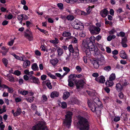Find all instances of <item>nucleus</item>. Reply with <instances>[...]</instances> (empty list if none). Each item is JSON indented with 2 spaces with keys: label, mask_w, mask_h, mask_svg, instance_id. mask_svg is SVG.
I'll return each instance as SVG.
<instances>
[{
  "label": "nucleus",
  "mask_w": 130,
  "mask_h": 130,
  "mask_svg": "<svg viewBox=\"0 0 130 130\" xmlns=\"http://www.w3.org/2000/svg\"><path fill=\"white\" fill-rule=\"evenodd\" d=\"M89 123L88 120L83 117L79 118L78 124L80 130H88L89 129Z\"/></svg>",
  "instance_id": "1"
},
{
  "label": "nucleus",
  "mask_w": 130,
  "mask_h": 130,
  "mask_svg": "<svg viewBox=\"0 0 130 130\" xmlns=\"http://www.w3.org/2000/svg\"><path fill=\"white\" fill-rule=\"evenodd\" d=\"M72 113L70 111H68L66 113L65 116L66 118L63 123V125L66 127L69 128L71 125L72 122Z\"/></svg>",
  "instance_id": "2"
},
{
  "label": "nucleus",
  "mask_w": 130,
  "mask_h": 130,
  "mask_svg": "<svg viewBox=\"0 0 130 130\" xmlns=\"http://www.w3.org/2000/svg\"><path fill=\"white\" fill-rule=\"evenodd\" d=\"M100 101L98 98H96L93 100V101L92 100H88V104L90 109L93 112H95L96 108L98 103V101Z\"/></svg>",
  "instance_id": "3"
},
{
  "label": "nucleus",
  "mask_w": 130,
  "mask_h": 130,
  "mask_svg": "<svg viewBox=\"0 0 130 130\" xmlns=\"http://www.w3.org/2000/svg\"><path fill=\"white\" fill-rule=\"evenodd\" d=\"M45 123L43 121L39 122L33 126L31 130H47V128L44 126Z\"/></svg>",
  "instance_id": "4"
},
{
  "label": "nucleus",
  "mask_w": 130,
  "mask_h": 130,
  "mask_svg": "<svg viewBox=\"0 0 130 130\" xmlns=\"http://www.w3.org/2000/svg\"><path fill=\"white\" fill-rule=\"evenodd\" d=\"M89 41H87L85 40L84 41L83 43V45H84L85 47L88 46L91 47V45L90 44L91 43L93 45H94L93 43L94 42L95 40V38L94 36H91L89 39Z\"/></svg>",
  "instance_id": "5"
},
{
  "label": "nucleus",
  "mask_w": 130,
  "mask_h": 130,
  "mask_svg": "<svg viewBox=\"0 0 130 130\" xmlns=\"http://www.w3.org/2000/svg\"><path fill=\"white\" fill-rule=\"evenodd\" d=\"M90 44L91 45V47H90L91 48V50L92 51H94V55L98 57L101 54L100 50L97 47H95L94 45H93L92 43H90Z\"/></svg>",
  "instance_id": "6"
},
{
  "label": "nucleus",
  "mask_w": 130,
  "mask_h": 130,
  "mask_svg": "<svg viewBox=\"0 0 130 130\" xmlns=\"http://www.w3.org/2000/svg\"><path fill=\"white\" fill-rule=\"evenodd\" d=\"M83 50L86 54L87 56L88 57H90L91 56V53L90 52L91 48H90V46H88L87 47H85L84 45H83Z\"/></svg>",
  "instance_id": "7"
},
{
  "label": "nucleus",
  "mask_w": 130,
  "mask_h": 130,
  "mask_svg": "<svg viewBox=\"0 0 130 130\" xmlns=\"http://www.w3.org/2000/svg\"><path fill=\"white\" fill-rule=\"evenodd\" d=\"M89 30L91 34H96V31L99 32L100 31L101 29L99 27L92 26H90Z\"/></svg>",
  "instance_id": "8"
},
{
  "label": "nucleus",
  "mask_w": 130,
  "mask_h": 130,
  "mask_svg": "<svg viewBox=\"0 0 130 130\" xmlns=\"http://www.w3.org/2000/svg\"><path fill=\"white\" fill-rule=\"evenodd\" d=\"M82 25V23L77 19H75L72 24V25L73 28L76 29L79 28L80 26Z\"/></svg>",
  "instance_id": "9"
},
{
  "label": "nucleus",
  "mask_w": 130,
  "mask_h": 130,
  "mask_svg": "<svg viewBox=\"0 0 130 130\" xmlns=\"http://www.w3.org/2000/svg\"><path fill=\"white\" fill-rule=\"evenodd\" d=\"M77 88L79 89L82 88L84 86V82L83 80H80L75 82Z\"/></svg>",
  "instance_id": "10"
},
{
  "label": "nucleus",
  "mask_w": 130,
  "mask_h": 130,
  "mask_svg": "<svg viewBox=\"0 0 130 130\" xmlns=\"http://www.w3.org/2000/svg\"><path fill=\"white\" fill-rule=\"evenodd\" d=\"M98 103L97 104V106L98 107L96 108V110L95 111H96V113H100V112L101 110V109L103 107L102 103L100 101H98Z\"/></svg>",
  "instance_id": "11"
},
{
  "label": "nucleus",
  "mask_w": 130,
  "mask_h": 130,
  "mask_svg": "<svg viewBox=\"0 0 130 130\" xmlns=\"http://www.w3.org/2000/svg\"><path fill=\"white\" fill-rule=\"evenodd\" d=\"M29 78L32 81H31L32 83L37 84H39L40 83L39 79L38 78L32 76H30Z\"/></svg>",
  "instance_id": "12"
},
{
  "label": "nucleus",
  "mask_w": 130,
  "mask_h": 130,
  "mask_svg": "<svg viewBox=\"0 0 130 130\" xmlns=\"http://www.w3.org/2000/svg\"><path fill=\"white\" fill-rule=\"evenodd\" d=\"M95 80L97 82L102 83H104L105 81V77L102 76L95 78Z\"/></svg>",
  "instance_id": "13"
},
{
  "label": "nucleus",
  "mask_w": 130,
  "mask_h": 130,
  "mask_svg": "<svg viewBox=\"0 0 130 130\" xmlns=\"http://www.w3.org/2000/svg\"><path fill=\"white\" fill-rule=\"evenodd\" d=\"M108 13V11L107 9H105L101 11L100 14L102 17L104 18L107 15Z\"/></svg>",
  "instance_id": "14"
},
{
  "label": "nucleus",
  "mask_w": 130,
  "mask_h": 130,
  "mask_svg": "<svg viewBox=\"0 0 130 130\" xmlns=\"http://www.w3.org/2000/svg\"><path fill=\"white\" fill-rule=\"evenodd\" d=\"M116 89L118 92L121 91L123 90V87L120 83H118L116 84Z\"/></svg>",
  "instance_id": "15"
},
{
  "label": "nucleus",
  "mask_w": 130,
  "mask_h": 130,
  "mask_svg": "<svg viewBox=\"0 0 130 130\" xmlns=\"http://www.w3.org/2000/svg\"><path fill=\"white\" fill-rule=\"evenodd\" d=\"M120 55V57L123 59H126L127 58V55L124 51L123 50H122L121 51Z\"/></svg>",
  "instance_id": "16"
},
{
  "label": "nucleus",
  "mask_w": 130,
  "mask_h": 130,
  "mask_svg": "<svg viewBox=\"0 0 130 130\" xmlns=\"http://www.w3.org/2000/svg\"><path fill=\"white\" fill-rule=\"evenodd\" d=\"M23 65V66L24 68H26L27 67H29L30 64V61L28 60L25 61L24 60Z\"/></svg>",
  "instance_id": "17"
},
{
  "label": "nucleus",
  "mask_w": 130,
  "mask_h": 130,
  "mask_svg": "<svg viewBox=\"0 0 130 130\" xmlns=\"http://www.w3.org/2000/svg\"><path fill=\"white\" fill-rule=\"evenodd\" d=\"M59 96V93L56 91H54L51 93L50 96L52 98H54L56 97H57Z\"/></svg>",
  "instance_id": "18"
},
{
  "label": "nucleus",
  "mask_w": 130,
  "mask_h": 130,
  "mask_svg": "<svg viewBox=\"0 0 130 130\" xmlns=\"http://www.w3.org/2000/svg\"><path fill=\"white\" fill-rule=\"evenodd\" d=\"M22 112L21 109L19 107L17 108V110L15 112L14 116H16L20 115Z\"/></svg>",
  "instance_id": "19"
},
{
  "label": "nucleus",
  "mask_w": 130,
  "mask_h": 130,
  "mask_svg": "<svg viewBox=\"0 0 130 130\" xmlns=\"http://www.w3.org/2000/svg\"><path fill=\"white\" fill-rule=\"evenodd\" d=\"M70 93L68 92H66L63 93V99L65 100L67 99L70 96Z\"/></svg>",
  "instance_id": "20"
},
{
  "label": "nucleus",
  "mask_w": 130,
  "mask_h": 130,
  "mask_svg": "<svg viewBox=\"0 0 130 130\" xmlns=\"http://www.w3.org/2000/svg\"><path fill=\"white\" fill-rule=\"evenodd\" d=\"M98 58L102 62H105V58L104 56L101 54L98 57Z\"/></svg>",
  "instance_id": "21"
},
{
  "label": "nucleus",
  "mask_w": 130,
  "mask_h": 130,
  "mask_svg": "<svg viewBox=\"0 0 130 130\" xmlns=\"http://www.w3.org/2000/svg\"><path fill=\"white\" fill-rule=\"evenodd\" d=\"M58 60L57 59H52L50 61V63L53 66H55L58 63Z\"/></svg>",
  "instance_id": "22"
},
{
  "label": "nucleus",
  "mask_w": 130,
  "mask_h": 130,
  "mask_svg": "<svg viewBox=\"0 0 130 130\" xmlns=\"http://www.w3.org/2000/svg\"><path fill=\"white\" fill-rule=\"evenodd\" d=\"M31 68L34 71H38L39 70L38 66L36 63H34L32 65Z\"/></svg>",
  "instance_id": "23"
},
{
  "label": "nucleus",
  "mask_w": 130,
  "mask_h": 130,
  "mask_svg": "<svg viewBox=\"0 0 130 130\" xmlns=\"http://www.w3.org/2000/svg\"><path fill=\"white\" fill-rule=\"evenodd\" d=\"M57 51L58 54V56L59 57L61 56L63 52V50L60 48L58 49Z\"/></svg>",
  "instance_id": "24"
},
{
  "label": "nucleus",
  "mask_w": 130,
  "mask_h": 130,
  "mask_svg": "<svg viewBox=\"0 0 130 130\" xmlns=\"http://www.w3.org/2000/svg\"><path fill=\"white\" fill-rule=\"evenodd\" d=\"M106 84L107 86L111 87L113 85V83L112 81L109 80L107 81Z\"/></svg>",
  "instance_id": "25"
},
{
  "label": "nucleus",
  "mask_w": 130,
  "mask_h": 130,
  "mask_svg": "<svg viewBox=\"0 0 130 130\" xmlns=\"http://www.w3.org/2000/svg\"><path fill=\"white\" fill-rule=\"evenodd\" d=\"M11 55H13L16 59L19 60L21 61H24V59L23 57H20L16 55L14 53L12 54Z\"/></svg>",
  "instance_id": "26"
},
{
  "label": "nucleus",
  "mask_w": 130,
  "mask_h": 130,
  "mask_svg": "<svg viewBox=\"0 0 130 130\" xmlns=\"http://www.w3.org/2000/svg\"><path fill=\"white\" fill-rule=\"evenodd\" d=\"M59 41L58 39L55 38L54 40H50V42L54 44H56L58 43Z\"/></svg>",
  "instance_id": "27"
},
{
  "label": "nucleus",
  "mask_w": 130,
  "mask_h": 130,
  "mask_svg": "<svg viewBox=\"0 0 130 130\" xmlns=\"http://www.w3.org/2000/svg\"><path fill=\"white\" fill-rule=\"evenodd\" d=\"M71 35L70 33L66 31L64 32L62 34V35L64 37H68L70 36Z\"/></svg>",
  "instance_id": "28"
},
{
  "label": "nucleus",
  "mask_w": 130,
  "mask_h": 130,
  "mask_svg": "<svg viewBox=\"0 0 130 130\" xmlns=\"http://www.w3.org/2000/svg\"><path fill=\"white\" fill-rule=\"evenodd\" d=\"M68 48L70 53H73L74 52V50L72 44H70L69 45Z\"/></svg>",
  "instance_id": "29"
},
{
  "label": "nucleus",
  "mask_w": 130,
  "mask_h": 130,
  "mask_svg": "<svg viewBox=\"0 0 130 130\" xmlns=\"http://www.w3.org/2000/svg\"><path fill=\"white\" fill-rule=\"evenodd\" d=\"M46 85L47 87L50 89H51L52 88V86L51 83L49 80H46Z\"/></svg>",
  "instance_id": "30"
},
{
  "label": "nucleus",
  "mask_w": 130,
  "mask_h": 130,
  "mask_svg": "<svg viewBox=\"0 0 130 130\" xmlns=\"http://www.w3.org/2000/svg\"><path fill=\"white\" fill-rule=\"evenodd\" d=\"M75 77V74H71L69 77L68 80L73 81L74 80V78Z\"/></svg>",
  "instance_id": "31"
},
{
  "label": "nucleus",
  "mask_w": 130,
  "mask_h": 130,
  "mask_svg": "<svg viewBox=\"0 0 130 130\" xmlns=\"http://www.w3.org/2000/svg\"><path fill=\"white\" fill-rule=\"evenodd\" d=\"M2 61L6 67H7L8 64V60L6 58H3L2 59Z\"/></svg>",
  "instance_id": "32"
},
{
  "label": "nucleus",
  "mask_w": 130,
  "mask_h": 130,
  "mask_svg": "<svg viewBox=\"0 0 130 130\" xmlns=\"http://www.w3.org/2000/svg\"><path fill=\"white\" fill-rule=\"evenodd\" d=\"M86 92L88 93V94L90 96H93L95 95V91H90L87 90Z\"/></svg>",
  "instance_id": "33"
},
{
  "label": "nucleus",
  "mask_w": 130,
  "mask_h": 130,
  "mask_svg": "<svg viewBox=\"0 0 130 130\" xmlns=\"http://www.w3.org/2000/svg\"><path fill=\"white\" fill-rule=\"evenodd\" d=\"M116 78L115 74L114 73L112 74L110 76L109 79L111 80H114Z\"/></svg>",
  "instance_id": "34"
},
{
  "label": "nucleus",
  "mask_w": 130,
  "mask_h": 130,
  "mask_svg": "<svg viewBox=\"0 0 130 130\" xmlns=\"http://www.w3.org/2000/svg\"><path fill=\"white\" fill-rule=\"evenodd\" d=\"M47 98L46 96L45 95H43L42 96V101L44 102H45L47 100Z\"/></svg>",
  "instance_id": "35"
},
{
  "label": "nucleus",
  "mask_w": 130,
  "mask_h": 130,
  "mask_svg": "<svg viewBox=\"0 0 130 130\" xmlns=\"http://www.w3.org/2000/svg\"><path fill=\"white\" fill-rule=\"evenodd\" d=\"M116 36L115 35H112V36L110 35L108 36L107 38V40L108 41H110L112 39H113L115 38Z\"/></svg>",
  "instance_id": "36"
},
{
  "label": "nucleus",
  "mask_w": 130,
  "mask_h": 130,
  "mask_svg": "<svg viewBox=\"0 0 130 130\" xmlns=\"http://www.w3.org/2000/svg\"><path fill=\"white\" fill-rule=\"evenodd\" d=\"M118 96L120 99H123L124 97V94L121 91L118 94Z\"/></svg>",
  "instance_id": "37"
},
{
  "label": "nucleus",
  "mask_w": 130,
  "mask_h": 130,
  "mask_svg": "<svg viewBox=\"0 0 130 130\" xmlns=\"http://www.w3.org/2000/svg\"><path fill=\"white\" fill-rule=\"evenodd\" d=\"M93 65L94 68L96 69H98L99 67V64L97 61H95L94 62Z\"/></svg>",
  "instance_id": "38"
},
{
  "label": "nucleus",
  "mask_w": 130,
  "mask_h": 130,
  "mask_svg": "<svg viewBox=\"0 0 130 130\" xmlns=\"http://www.w3.org/2000/svg\"><path fill=\"white\" fill-rule=\"evenodd\" d=\"M66 18L68 20L72 21L74 19V17L73 15H68Z\"/></svg>",
  "instance_id": "39"
},
{
  "label": "nucleus",
  "mask_w": 130,
  "mask_h": 130,
  "mask_svg": "<svg viewBox=\"0 0 130 130\" xmlns=\"http://www.w3.org/2000/svg\"><path fill=\"white\" fill-rule=\"evenodd\" d=\"M20 93L23 95H26L28 94V92L27 91L23 90L20 91Z\"/></svg>",
  "instance_id": "40"
},
{
  "label": "nucleus",
  "mask_w": 130,
  "mask_h": 130,
  "mask_svg": "<svg viewBox=\"0 0 130 130\" xmlns=\"http://www.w3.org/2000/svg\"><path fill=\"white\" fill-rule=\"evenodd\" d=\"M74 50V52L76 53V55L77 56L79 55V50L77 46L75 47Z\"/></svg>",
  "instance_id": "41"
},
{
  "label": "nucleus",
  "mask_w": 130,
  "mask_h": 130,
  "mask_svg": "<svg viewBox=\"0 0 130 130\" xmlns=\"http://www.w3.org/2000/svg\"><path fill=\"white\" fill-rule=\"evenodd\" d=\"M8 80L12 82H14V78L12 76H8Z\"/></svg>",
  "instance_id": "42"
},
{
  "label": "nucleus",
  "mask_w": 130,
  "mask_h": 130,
  "mask_svg": "<svg viewBox=\"0 0 130 130\" xmlns=\"http://www.w3.org/2000/svg\"><path fill=\"white\" fill-rule=\"evenodd\" d=\"M104 70L107 71H108L111 69V67L110 66H108L105 67L104 69Z\"/></svg>",
  "instance_id": "43"
},
{
  "label": "nucleus",
  "mask_w": 130,
  "mask_h": 130,
  "mask_svg": "<svg viewBox=\"0 0 130 130\" xmlns=\"http://www.w3.org/2000/svg\"><path fill=\"white\" fill-rule=\"evenodd\" d=\"M34 97H32L27 98L26 99L28 102H30V103H31L34 101Z\"/></svg>",
  "instance_id": "44"
},
{
  "label": "nucleus",
  "mask_w": 130,
  "mask_h": 130,
  "mask_svg": "<svg viewBox=\"0 0 130 130\" xmlns=\"http://www.w3.org/2000/svg\"><path fill=\"white\" fill-rule=\"evenodd\" d=\"M61 107L63 108H66L67 106V104L65 102H62L61 103Z\"/></svg>",
  "instance_id": "45"
},
{
  "label": "nucleus",
  "mask_w": 130,
  "mask_h": 130,
  "mask_svg": "<svg viewBox=\"0 0 130 130\" xmlns=\"http://www.w3.org/2000/svg\"><path fill=\"white\" fill-rule=\"evenodd\" d=\"M14 74L18 76H19L21 74V72L18 70H16L14 72Z\"/></svg>",
  "instance_id": "46"
},
{
  "label": "nucleus",
  "mask_w": 130,
  "mask_h": 130,
  "mask_svg": "<svg viewBox=\"0 0 130 130\" xmlns=\"http://www.w3.org/2000/svg\"><path fill=\"white\" fill-rule=\"evenodd\" d=\"M69 82L68 85L69 86L72 87H73L74 85V83L72 82L73 81L70 80H68Z\"/></svg>",
  "instance_id": "47"
},
{
  "label": "nucleus",
  "mask_w": 130,
  "mask_h": 130,
  "mask_svg": "<svg viewBox=\"0 0 130 130\" xmlns=\"http://www.w3.org/2000/svg\"><path fill=\"white\" fill-rule=\"evenodd\" d=\"M57 6L60 9H63V5L61 3H59L57 4Z\"/></svg>",
  "instance_id": "48"
},
{
  "label": "nucleus",
  "mask_w": 130,
  "mask_h": 130,
  "mask_svg": "<svg viewBox=\"0 0 130 130\" xmlns=\"http://www.w3.org/2000/svg\"><path fill=\"white\" fill-rule=\"evenodd\" d=\"M31 108L33 110H36L37 108V106L35 104H32L31 105Z\"/></svg>",
  "instance_id": "49"
},
{
  "label": "nucleus",
  "mask_w": 130,
  "mask_h": 130,
  "mask_svg": "<svg viewBox=\"0 0 130 130\" xmlns=\"http://www.w3.org/2000/svg\"><path fill=\"white\" fill-rule=\"evenodd\" d=\"M18 19L19 21H22L23 20L22 14L20 15H18Z\"/></svg>",
  "instance_id": "50"
},
{
  "label": "nucleus",
  "mask_w": 130,
  "mask_h": 130,
  "mask_svg": "<svg viewBox=\"0 0 130 130\" xmlns=\"http://www.w3.org/2000/svg\"><path fill=\"white\" fill-rule=\"evenodd\" d=\"M47 75L53 79H55V76L52 74L51 73H47Z\"/></svg>",
  "instance_id": "51"
},
{
  "label": "nucleus",
  "mask_w": 130,
  "mask_h": 130,
  "mask_svg": "<svg viewBox=\"0 0 130 130\" xmlns=\"http://www.w3.org/2000/svg\"><path fill=\"white\" fill-rule=\"evenodd\" d=\"M14 40H12L11 41H9L8 43V44L10 46H12L14 42Z\"/></svg>",
  "instance_id": "52"
},
{
  "label": "nucleus",
  "mask_w": 130,
  "mask_h": 130,
  "mask_svg": "<svg viewBox=\"0 0 130 130\" xmlns=\"http://www.w3.org/2000/svg\"><path fill=\"white\" fill-rule=\"evenodd\" d=\"M63 70L66 72L68 73L70 70V69L66 67H64L63 68Z\"/></svg>",
  "instance_id": "53"
},
{
  "label": "nucleus",
  "mask_w": 130,
  "mask_h": 130,
  "mask_svg": "<svg viewBox=\"0 0 130 130\" xmlns=\"http://www.w3.org/2000/svg\"><path fill=\"white\" fill-rule=\"evenodd\" d=\"M47 77V76L45 75H42L41 76V79L43 80H45Z\"/></svg>",
  "instance_id": "54"
},
{
  "label": "nucleus",
  "mask_w": 130,
  "mask_h": 130,
  "mask_svg": "<svg viewBox=\"0 0 130 130\" xmlns=\"http://www.w3.org/2000/svg\"><path fill=\"white\" fill-rule=\"evenodd\" d=\"M76 69L77 70L78 72H80L82 71V69L79 66H77L76 67Z\"/></svg>",
  "instance_id": "55"
},
{
  "label": "nucleus",
  "mask_w": 130,
  "mask_h": 130,
  "mask_svg": "<svg viewBox=\"0 0 130 130\" xmlns=\"http://www.w3.org/2000/svg\"><path fill=\"white\" fill-rule=\"evenodd\" d=\"M120 118L119 117H115L113 119V120L115 122H117L120 120Z\"/></svg>",
  "instance_id": "56"
},
{
  "label": "nucleus",
  "mask_w": 130,
  "mask_h": 130,
  "mask_svg": "<svg viewBox=\"0 0 130 130\" xmlns=\"http://www.w3.org/2000/svg\"><path fill=\"white\" fill-rule=\"evenodd\" d=\"M116 32V31L114 29H112L109 32V33L110 35H112L114 34Z\"/></svg>",
  "instance_id": "57"
},
{
  "label": "nucleus",
  "mask_w": 130,
  "mask_h": 130,
  "mask_svg": "<svg viewBox=\"0 0 130 130\" xmlns=\"http://www.w3.org/2000/svg\"><path fill=\"white\" fill-rule=\"evenodd\" d=\"M23 20H27L28 19V17L25 14H22Z\"/></svg>",
  "instance_id": "58"
},
{
  "label": "nucleus",
  "mask_w": 130,
  "mask_h": 130,
  "mask_svg": "<svg viewBox=\"0 0 130 130\" xmlns=\"http://www.w3.org/2000/svg\"><path fill=\"white\" fill-rule=\"evenodd\" d=\"M106 52L108 53H110L111 52V50L110 48L108 47H106Z\"/></svg>",
  "instance_id": "59"
},
{
  "label": "nucleus",
  "mask_w": 130,
  "mask_h": 130,
  "mask_svg": "<svg viewBox=\"0 0 130 130\" xmlns=\"http://www.w3.org/2000/svg\"><path fill=\"white\" fill-rule=\"evenodd\" d=\"M92 8L90 7H89L86 9V11L88 14H89L91 11V9Z\"/></svg>",
  "instance_id": "60"
},
{
  "label": "nucleus",
  "mask_w": 130,
  "mask_h": 130,
  "mask_svg": "<svg viewBox=\"0 0 130 130\" xmlns=\"http://www.w3.org/2000/svg\"><path fill=\"white\" fill-rule=\"evenodd\" d=\"M92 76L95 77H97L99 76V74L97 73H94L92 74Z\"/></svg>",
  "instance_id": "61"
},
{
  "label": "nucleus",
  "mask_w": 130,
  "mask_h": 130,
  "mask_svg": "<svg viewBox=\"0 0 130 130\" xmlns=\"http://www.w3.org/2000/svg\"><path fill=\"white\" fill-rule=\"evenodd\" d=\"M127 39L126 38H124L122 39V43H126L127 42Z\"/></svg>",
  "instance_id": "62"
},
{
  "label": "nucleus",
  "mask_w": 130,
  "mask_h": 130,
  "mask_svg": "<svg viewBox=\"0 0 130 130\" xmlns=\"http://www.w3.org/2000/svg\"><path fill=\"white\" fill-rule=\"evenodd\" d=\"M101 36L100 35H98L95 38V39L98 41H99L101 38Z\"/></svg>",
  "instance_id": "63"
},
{
  "label": "nucleus",
  "mask_w": 130,
  "mask_h": 130,
  "mask_svg": "<svg viewBox=\"0 0 130 130\" xmlns=\"http://www.w3.org/2000/svg\"><path fill=\"white\" fill-rule=\"evenodd\" d=\"M79 35L80 36L83 37H84L85 36V33L83 31H82L80 32Z\"/></svg>",
  "instance_id": "64"
}]
</instances>
